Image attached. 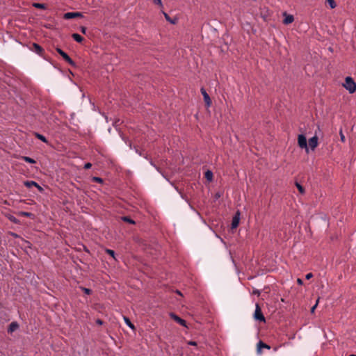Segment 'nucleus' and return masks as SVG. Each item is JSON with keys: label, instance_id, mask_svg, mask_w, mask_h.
<instances>
[{"label": "nucleus", "instance_id": "nucleus-1", "mask_svg": "<svg viewBox=\"0 0 356 356\" xmlns=\"http://www.w3.org/2000/svg\"><path fill=\"white\" fill-rule=\"evenodd\" d=\"M343 86L349 91L350 94L356 92V83L351 76H346L345 78V83Z\"/></svg>", "mask_w": 356, "mask_h": 356}, {"label": "nucleus", "instance_id": "nucleus-2", "mask_svg": "<svg viewBox=\"0 0 356 356\" xmlns=\"http://www.w3.org/2000/svg\"><path fill=\"white\" fill-rule=\"evenodd\" d=\"M300 131L303 132L301 128H300ZM297 143L300 148L305 149L307 153L309 152V147L307 144V138L305 134L302 133L298 135Z\"/></svg>", "mask_w": 356, "mask_h": 356}, {"label": "nucleus", "instance_id": "nucleus-3", "mask_svg": "<svg viewBox=\"0 0 356 356\" xmlns=\"http://www.w3.org/2000/svg\"><path fill=\"white\" fill-rule=\"evenodd\" d=\"M56 51L62 57V58L70 65H71L73 67H77L76 63L62 49H60V47H56Z\"/></svg>", "mask_w": 356, "mask_h": 356}, {"label": "nucleus", "instance_id": "nucleus-4", "mask_svg": "<svg viewBox=\"0 0 356 356\" xmlns=\"http://www.w3.org/2000/svg\"><path fill=\"white\" fill-rule=\"evenodd\" d=\"M254 318L256 321H258L259 322H266V318L264 316L261 308L259 304H256V309L254 314Z\"/></svg>", "mask_w": 356, "mask_h": 356}, {"label": "nucleus", "instance_id": "nucleus-5", "mask_svg": "<svg viewBox=\"0 0 356 356\" xmlns=\"http://www.w3.org/2000/svg\"><path fill=\"white\" fill-rule=\"evenodd\" d=\"M83 17V13L81 12H67L64 13L63 18L64 19H72L76 18Z\"/></svg>", "mask_w": 356, "mask_h": 356}, {"label": "nucleus", "instance_id": "nucleus-6", "mask_svg": "<svg viewBox=\"0 0 356 356\" xmlns=\"http://www.w3.org/2000/svg\"><path fill=\"white\" fill-rule=\"evenodd\" d=\"M240 216L241 212L239 210H237L234 213L231 222V229L232 230L236 229L238 227L240 223Z\"/></svg>", "mask_w": 356, "mask_h": 356}, {"label": "nucleus", "instance_id": "nucleus-7", "mask_svg": "<svg viewBox=\"0 0 356 356\" xmlns=\"http://www.w3.org/2000/svg\"><path fill=\"white\" fill-rule=\"evenodd\" d=\"M35 53H37L38 55L42 56L44 59L47 60H49V58L46 57V56L44 55V49L42 48V46H40L38 43H33V49H32Z\"/></svg>", "mask_w": 356, "mask_h": 356}, {"label": "nucleus", "instance_id": "nucleus-8", "mask_svg": "<svg viewBox=\"0 0 356 356\" xmlns=\"http://www.w3.org/2000/svg\"><path fill=\"white\" fill-rule=\"evenodd\" d=\"M170 316L172 319H173L175 322L179 323V325H182L183 327H187V322L184 319H183L181 317H179V316H177L176 314L171 312V313H170Z\"/></svg>", "mask_w": 356, "mask_h": 356}, {"label": "nucleus", "instance_id": "nucleus-9", "mask_svg": "<svg viewBox=\"0 0 356 356\" xmlns=\"http://www.w3.org/2000/svg\"><path fill=\"white\" fill-rule=\"evenodd\" d=\"M200 91L203 96L206 107H210L212 104V102L209 94L207 92L206 90L204 88H202Z\"/></svg>", "mask_w": 356, "mask_h": 356}, {"label": "nucleus", "instance_id": "nucleus-10", "mask_svg": "<svg viewBox=\"0 0 356 356\" xmlns=\"http://www.w3.org/2000/svg\"><path fill=\"white\" fill-rule=\"evenodd\" d=\"M308 144L312 150H314L318 145V138L317 136H314L308 140Z\"/></svg>", "mask_w": 356, "mask_h": 356}, {"label": "nucleus", "instance_id": "nucleus-11", "mask_svg": "<svg viewBox=\"0 0 356 356\" xmlns=\"http://www.w3.org/2000/svg\"><path fill=\"white\" fill-rule=\"evenodd\" d=\"M264 348L270 350V346H269L268 344L264 343L263 341L259 340V342L257 343V353L258 354H261L262 350Z\"/></svg>", "mask_w": 356, "mask_h": 356}, {"label": "nucleus", "instance_id": "nucleus-12", "mask_svg": "<svg viewBox=\"0 0 356 356\" xmlns=\"http://www.w3.org/2000/svg\"><path fill=\"white\" fill-rule=\"evenodd\" d=\"M283 16L284 17L282 22L285 25L290 24L294 21V17L292 15L287 14L286 12H284Z\"/></svg>", "mask_w": 356, "mask_h": 356}, {"label": "nucleus", "instance_id": "nucleus-13", "mask_svg": "<svg viewBox=\"0 0 356 356\" xmlns=\"http://www.w3.org/2000/svg\"><path fill=\"white\" fill-rule=\"evenodd\" d=\"M72 90L76 95H81L82 97H84V93L82 92L81 88L79 86H77L75 83H72Z\"/></svg>", "mask_w": 356, "mask_h": 356}, {"label": "nucleus", "instance_id": "nucleus-14", "mask_svg": "<svg viewBox=\"0 0 356 356\" xmlns=\"http://www.w3.org/2000/svg\"><path fill=\"white\" fill-rule=\"evenodd\" d=\"M18 328H19L18 323L16 321H13L9 324L8 329H7V332H8V333L11 334L13 332H15L16 330H17Z\"/></svg>", "mask_w": 356, "mask_h": 356}, {"label": "nucleus", "instance_id": "nucleus-15", "mask_svg": "<svg viewBox=\"0 0 356 356\" xmlns=\"http://www.w3.org/2000/svg\"><path fill=\"white\" fill-rule=\"evenodd\" d=\"M163 15H164V17L165 18V19L170 22L171 24H177L178 22V17H175L173 18H171L169 15L165 12H163Z\"/></svg>", "mask_w": 356, "mask_h": 356}, {"label": "nucleus", "instance_id": "nucleus-16", "mask_svg": "<svg viewBox=\"0 0 356 356\" xmlns=\"http://www.w3.org/2000/svg\"><path fill=\"white\" fill-rule=\"evenodd\" d=\"M204 178L209 181L212 182L213 180V174L211 170H207L204 172Z\"/></svg>", "mask_w": 356, "mask_h": 356}, {"label": "nucleus", "instance_id": "nucleus-17", "mask_svg": "<svg viewBox=\"0 0 356 356\" xmlns=\"http://www.w3.org/2000/svg\"><path fill=\"white\" fill-rule=\"evenodd\" d=\"M17 215L21 216L28 217L31 219H34L35 217V214H33V213H31V212H27V211H19L17 213Z\"/></svg>", "mask_w": 356, "mask_h": 356}, {"label": "nucleus", "instance_id": "nucleus-18", "mask_svg": "<svg viewBox=\"0 0 356 356\" xmlns=\"http://www.w3.org/2000/svg\"><path fill=\"white\" fill-rule=\"evenodd\" d=\"M121 220L127 223H129L130 225H135L136 222L134 220H133L129 216H124L121 217Z\"/></svg>", "mask_w": 356, "mask_h": 356}, {"label": "nucleus", "instance_id": "nucleus-19", "mask_svg": "<svg viewBox=\"0 0 356 356\" xmlns=\"http://www.w3.org/2000/svg\"><path fill=\"white\" fill-rule=\"evenodd\" d=\"M72 38L78 43H81L84 40V38L76 33H72Z\"/></svg>", "mask_w": 356, "mask_h": 356}, {"label": "nucleus", "instance_id": "nucleus-20", "mask_svg": "<svg viewBox=\"0 0 356 356\" xmlns=\"http://www.w3.org/2000/svg\"><path fill=\"white\" fill-rule=\"evenodd\" d=\"M32 6L35 8L42 9V10H46L47 8V5L46 3H37V2L33 3Z\"/></svg>", "mask_w": 356, "mask_h": 356}, {"label": "nucleus", "instance_id": "nucleus-21", "mask_svg": "<svg viewBox=\"0 0 356 356\" xmlns=\"http://www.w3.org/2000/svg\"><path fill=\"white\" fill-rule=\"evenodd\" d=\"M24 185L27 187L28 188H30L33 186H38V184L37 182H35V181H29V180H27V181H24Z\"/></svg>", "mask_w": 356, "mask_h": 356}, {"label": "nucleus", "instance_id": "nucleus-22", "mask_svg": "<svg viewBox=\"0 0 356 356\" xmlns=\"http://www.w3.org/2000/svg\"><path fill=\"white\" fill-rule=\"evenodd\" d=\"M34 136H35L36 138H38V140L45 143H48V140L46 138V137L44 136H43L42 134H40L38 132H34Z\"/></svg>", "mask_w": 356, "mask_h": 356}, {"label": "nucleus", "instance_id": "nucleus-23", "mask_svg": "<svg viewBox=\"0 0 356 356\" xmlns=\"http://www.w3.org/2000/svg\"><path fill=\"white\" fill-rule=\"evenodd\" d=\"M295 185L300 194L303 195L305 193V187L302 184L296 181Z\"/></svg>", "mask_w": 356, "mask_h": 356}, {"label": "nucleus", "instance_id": "nucleus-24", "mask_svg": "<svg viewBox=\"0 0 356 356\" xmlns=\"http://www.w3.org/2000/svg\"><path fill=\"white\" fill-rule=\"evenodd\" d=\"M6 216L7 217V218L11 221L13 223H15V224H20V220H19L17 218H15L14 216L11 215V214H6Z\"/></svg>", "mask_w": 356, "mask_h": 356}, {"label": "nucleus", "instance_id": "nucleus-25", "mask_svg": "<svg viewBox=\"0 0 356 356\" xmlns=\"http://www.w3.org/2000/svg\"><path fill=\"white\" fill-rule=\"evenodd\" d=\"M124 318V320L126 323V324L129 327H131L132 330H136V327L134 326V325L131 323V320L129 319V317L127 316H123Z\"/></svg>", "mask_w": 356, "mask_h": 356}, {"label": "nucleus", "instance_id": "nucleus-26", "mask_svg": "<svg viewBox=\"0 0 356 356\" xmlns=\"http://www.w3.org/2000/svg\"><path fill=\"white\" fill-rule=\"evenodd\" d=\"M22 159L24 160L25 162L31 163V164L36 163V161L35 159H33L29 156H22Z\"/></svg>", "mask_w": 356, "mask_h": 356}, {"label": "nucleus", "instance_id": "nucleus-27", "mask_svg": "<svg viewBox=\"0 0 356 356\" xmlns=\"http://www.w3.org/2000/svg\"><path fill=\"white\" fill-rule=\"evenodd\" d=\"M325 2L329 5L331 8L337 7V3L334 0H325Z\"/></svg>", "mask_w": 356, "mask_h": 356}, {"label": "nucleus", "instance_id": "nucleus-28", "mask_svg": "<svg viewBox=\"0 0 356 356\" xmlns=\"http://www.w3.org/2000/svg\"><path fill=\"white\" fill-rule=\"evenodd\" d=\"M321 220L323 221V227H328V222H327V218L325 216H321Z\"/></svg>", "mask_w": 356, "mask_h": 356}, {"label": "nucleus", "instance_id": "nucleus-29", "mask_svg": "<svg viewBox=\"0 0 356 356\" xmlns=\"http://www.w3.org/2000/svg\"><path fill=\"white\" fill-rule=\"evenodd\" d=\"M92 181L99 184H102L104 182V179L99 177H92Z\"/></svg>", "mask_w": 356, "mask_h": 356}, {"label": "nucleus", "instance_id": "nucleus-30", "mask_svg": "<svg viewBox=\"0 0 356 356\" xmlns=\"http://www.w3.org/2000/svg\"><path fill=\"white\" fill-rule=\"evenodd\" d=\"M81 291L86 295H91L92 293V289H88V288H86V287H83V286H81Z\"/></svg>", "mask_w": 356, "mask_h": 356}, {"label": "nucleus", "instance_id": "nucleus-31", "mask_svg": "<svg viewBox=\"0 0 356 356\" xmlns=\"http://www.w3.org/2000/svg\"><path fill=\"white\" fill-rule=\"evenodd\" d=\"M105 252L108 254L110 255L111 257H112L114 259L116 260L115 256V252L114 250H111V249H106L105 250Z\"/></svg>", "mask_w": 356, "mask_h": 356}, {"label": "nucleus", "instance_id": "nucleus-32", "mask_svg": "<svg viewBox=\"0 0 356 356\" xmlns=\"http://www.w3.org/2000/svg\"><path fill=\"white\" fill-rule=\"evenodd\" d=\"M339 135H340V139H341V141L344 143L345 140H346V138H345V136L343 135V131H342V129H340V131H339Z\"/></svg>", "mask_w": 356, "mask_h": 356}, {"label": "nucleus", "instance_id": "nucleus-33", "mask_svg": "<svg viewBox=\"0 0 356 356\" xmlns=\"http://www.w3.org/2000/svg\"><path fill=\"white\" fill-rule=\"evenodd\" d=\"M318 301H319V298L317 299V300H316V304H315V305H314L311 308V309H310V312H311L312 314L314 313V311H315V309H316V307H317V305H318Z\"/></svg>", "mask_w": 356, "mask_h": 356}, {"label": "nucleus", "instance_id": "nucleus-34", "mask_svg": "<svg viewBox=\"0 0 356 356\" xmlns=\"http://www.w3.org/2000/svg\"><path fill=\"white\" fill-rule=\"evenodd\" d=\"M79 29H80V31H81L83 34H84V35H86V34L87 28H86V26H81Z\"/></svg>", "mask_w": 356, "mask_h": 356}, {"label": "nucleus", "instance_id": "nucleus-35", "mask_svg": "<svg viewBox=\"0 0 356 356\" xmlns=\"http://www.w3.org/2000/svg\"><path fill=\"white\" fill-rule=\"evenodd\" d=\"M153 3L156 5H158L161 7H163L162 1L161 0H153Z\"/></svg>", "mask_w": 356, "mask_h": 356}, {"label": "nucleus", "instance_id": "nucleus-36", "mask_svg": "<svg viewBox=\"0 0 356 356\" xmlns=\"http://www.w3.org/2000/svg\"><path fill=\"white\" fill-rule=\"evenodd\" d=\"M92 167V163L88 162L84 164L83 168L85 170H88Z\"/></svg>", "mask_w": 356, "mask_h": 356}, {"label": "nucleus", "instance_id": "nucleus-37", "mask_svg": "<svg viewBox=\"0 0 356 356\" xmlns=\"http://www.w3.org/2000/svg\"><path fill=\"white\" fill-rule=\"evenodd\" d=\"M8 234L12 236L13 237L17 238H20V236L18 235L17 234L15 233V232H8Z\"/></svg>", "mask_w": 356, "mask_h": 356}, {"label": "nucleus", "instance_id": "nucleus-38", "mask_svg": "<svg viewBox=\"0 0 356 356\" xmlns=\"http://www.w3.org/2000/svg\"><path fill=\"white\" fill-rule=\"evenodd\" d=\"M221 195H222L221 193H220V192L216 193L215 195H214L215 200H218L221 197Z\"/></svg>", "mask_w": 356, "mask_h": 356}, {"label": "nucleus", "instance_id": "nucleus-39", "mask_svg": "<svg viewBox=\"0 0 356 356\" xmlns=\"http://www.w3.org/2000/svg\"><path fill=\"white\" fill-rule=\"evenodd\" d=\"M188 344L190 345V346H197V343L195 341H189L188 342Z\"/></svg>", "mask_w": 356, "mask_h": 356}, {"label": "nucleus", "instance_id": "nucleus-40", "mask_svg": "<svg viewBox=\"0 0 356 356\" xmlns=\"http://www.w3.org/2000/svg\"><path fill=\"white\" fill-rule=\"evenodd\" d=\"M313 276H314V275H313V274H312V273H307V274L306 275L305 278H306V280H309V279H311L312 277H313Z\"/></svg>", "mask_w": 356, "mask_h": 356}, {"label": "nucleus", "instance_id": "nucleus-41", "mask_svg": "<svg viewBox=\"0 0 356 356\" xmlns=\"http://www.w3.org/2000/svg\"><path fill=\"white\" fill-rule=\"evenodd\" d=\"M96 323H97V325H103L104 321H103L102 319L97 318V319L96 320Z\"/></svg>", "mask_w": 356, "mask_h": 356}, {"label": "nucleus", "instance_id": "nucleus-42", "mask_svg": "<svg viewBox=\"0 0 356 356\" xmlns=\"http://www.w3.org/2000/svg\"><path fill=\"white\" fill-rule=\"evenodd\" d=\"M81 245H82L83 250L85 252H88V253H90L89 250L88 249V248H87L86 245H84L83 244H82Z\"/></svg>", "mask_w": 356, "mask_h": 356}, {"label": "nucleus", "instance_id": "nucleus-43", "mask_svg": "<svg viewBox=\"0 0 356 356\" xmlns=\"http://www.w3.org/2000/svg\"><path fill=\"white\" fill-rule=\"evenodd\" d=\"M38 190L40 192V193H43L44 192V189L42 186H40L39 184H38V186H35Z\"/></svg>", "mask_w": 356, "mask_h": 356}, {"label": "nucleus", "instance_id": "nucleus-44", "mask_svg": "<svg viewBox=\"0 0 356 356\" xmlns=\"http://www.w3.org/2000/svg\"><path fill=\"white\" fill-rule=\"evenodd\" d=\"M297 283H298V284H299V285H302V284H303V281H302V279H300V278H298V280H297Z\"/></svg>", "mask_w": 356, "mask_h": 356}, {"label": "nucleus", "instance_id": "nucleus-45", "mask_svg": "<svg viewBox=\"0 0 356 356\" xmlns=\"http://www.w3.org/2000/svg\"><path fill=\"white\" fill-rule=\"evenodd\" d=\"M253 294H257L258 296L260 295V291L259 290H254L253 291Z\"/></svg>", "mask_w": 356, "mask_h": 356}, {"label": "nucleus", "instance_id": "nucleus-46", "mask_svg": "<svg viewBox=\"0 0 356 356\" xmlns=\"http://www.w3.org/2000/svg\"><path fill=\"white\" fill-rule=\"evenodd\" d=\"M119 134L122 137V139H124L123 134L121 131H119Z\"/></svg>", "mask_w": 356, "mask_h": 356}, {"label": "nucleus", "instance_id": "nucleus-47", "mask_svg": "<svg viewBox=\"0 0 356 356\" xmlns=\"http://www.w3.org/2000/svg\"><path fill=\"white\" fill-rule=\"evenodd\" d=\"M177 293L178 294H179V295L182 296L181 293L179 291H178V290H177Z\"/></svg>", "mask_w": 356, "mask_h": 356}, {"label": "nucleus", "instance_id": "nucleus-48", "mask_svg": "<svg viewBox=\"0 0 356 356\" xmlns=\"http://www.w3.org/2000/svg\"><path fill=\"white\" fill-rule=\"evenodd\" d=\"M26 243H27L29 245H31V243L29 241H26Z\"/></svg>", "mask_w": 356, "mask_h": 356}, {"label": "nucleus", "instance_id": "nucleus-49", "mask_svg": "<svg viewBox=\"0 0 356 356\" xmlns=\"http://www.w3.org/2000/svg\"><path fill=\"white\" fill-rule=\"evenodd\" d=\"M129 146H130V147H131V141H129Z\"/></svg>", "mask_w": 356, "mask_h": 356}, {"label": "nucleus", "instance_id": "nucleus-50", "mask_svg": "<svg viewBox=\"0 0 356 356\" xmlns=\"http://www.w3.org/2000/svg\"><path fill=\"white\" fill-rule=\"evenodd\" d=\"M349 356H356V355H355V354H351V355H350Z\"/></svg>", "mask_w": 356, "mask_h": 356}, {"label": "nucleus", "instance_id": "nucleus-51", "mask_svg": "<svg viewBox=\"0 0 356 356\" xmlns=\"http://www.w3.org/2000/svg\"><path fill=\"white\" fill-rule=\"evenodd\" d=\"M135 148H136V147H135ZM136 152H139L138 149H136Z\"/></svg>", "mask_w": 356, "mask_h": 356}, {"label": "nucleus", "instance_id": "nucleus-52", "mask_svg": "<svg viewBox=\"0 0 356 356\" xmlns=\"http://www.w3.org/2000/svg\"><path fill=\"white\" fill-rule=\"evenodd\" d=\"M77 250H78V251H81V248H78V249H77Z\"/></svg>", "mask_w": 356, "mask_h": 356}]
</instances>
